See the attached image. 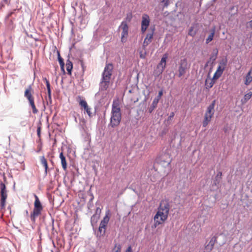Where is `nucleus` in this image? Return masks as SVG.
Returning <instances> with one entry per match:
<instances>
[{
  "mask_svg": "<svg viewBox=\"0 0 252 252\" xmlns=\"http://www.w3.org/2000/svg\"><path fill=\"white\" fill-rule=\"evenodd\" d=\"M120 105V102L119 98L114 99L112 105V111H121Z\"/></svg>",
  "mask_w": 252,
  "mask_h": 252,
  "instance_id": "19",
  "label": "nucleus"
},
{
  "mask_svg": "<svg viewBox=\"0 0 252 252\" xmlns=\"http://www.w3.org/2000/svg\"><path fill=\"white\" fill-rule=\"evenodd\" d=\"M40 161L41 164L45 168V173L46 175L48 171V165L47 159L44 156L40 157Z\"/></svg>",
  "mask_w": 252,
  "mask_h": 252,
  "instance_id": "21",
  "label": "nucleus"
},
{
  "mask_svg": "<svg viewBox=\"0 0 252 252\" xmlns=\"http://www.w3.org/2000/svg\"><path fill=\"white\" fill-rule=\"evenodd\" d=\"M250 27L252 28V20L249 22Z\"/></svg>",
  "mask_w": 252,
  "mask_h": 252,
  "instance_id": "42",
  "label": "nucleus"
},
{
  "mask_svg": "<svg viewBox=\"0 0 252 252\" xmlns=\"http://www.w3.org/2000/svg\"><path fill=\"white\" fill-rule=\"evenodd\" d=\"M87 114L91 117H92V113L91 112V108L88 105L86 108L84 109Z\"/></svg>",
  "mask_w": 252,
  "mask_h": 252,
  "instance_id": "34",
  "label": "nucleus"
},
{
  "mask_svg": "<svg viewBox=\"0 0 252 252\" xmlns=\"http://www.w3.org/2000/svg\"><path fill=\"white\" fill-rule=\"evenodd\" d=\"M43 80L46 83L47 92H48V96L50 99H51V90L50 87V84L48 80L46 78H43Z\"/></svg>",
  "mask_w": 252,
  "mask_h": 252,
  "instance_id": "25",
  "label": "nucleus"
},
{
  "mask_svg": "<svg viewBox=\"0 0 252 252\" xmlns=\"http://www.w3.org/2000/svg\"><path fill=\"white\" fill-rule=\"evenodd\" d=\"M252 92H250L249 93L245 94L244 98L241 100V102L243 104L246 103L252 97Z\"/></svg>",
  "mask_w": 252,
  "mask_h": 252,
  "instance_id": "28",
  "label": "nucleus"
},
{
  "mask_svg": "<svg viewBox=\"0 0 252 252\" xmlns=\"http://www.w3.org/2000/svg\"><path fill=\"white\" fill-rule=\"evenodd\" d=\"M58 59L59 63L62 69H63L64 62L63 60L61 57L59 53H58Z\"/></svg>",
  "mask_w": 252,
  "mask_h": 252,
  "instance_id": "33",
  "label": "nucleus"
},
{
  "mask_svg": "<svg viewBox=\"0 0 252 252\" xmlns=\"http://www.w3.org/2000/svg\"><path fill=\"white\" fill-rule=\"evenodd\" d=\"M106 228L99 225L98 230L96 233L97 237L100 238L105 234Z\"/></svg>",
  "mask_w": 252,
  "mask_h": 252,
  "instance_id": "26",
  "label": "nucleus"
},
{
  "mask_svg": "<svg viewBox=\"0 0 252 252\" xmlns=\"http://www.w3.org/2000/svg\"><path fill=\"white\" fill-rule=\"evenodd\" d=\"M167 58V55H164L161 58L160 63L157 65V69L156 70V74L157 75L161 74L163 72L166 66Z\"/></svg>",
  "mask_w": 252,
  "mask_h": 252,
  "instance_id": "11",
  "label": "nucleus"
},
{
  "mask_svg": "<svg viewBox=\"0 0 252 252\" xmlns=\"http://www.w3.org/2000/svg\"><path fill=\"white\" fill-rule=\"evenodd\" d=\"M33 91L31 85L25 90L24 96L28 99L30 106L32 108V113L34 114L38 113V110L36 109L34 103V98L33 95Z\"/></svg>",
  "mask_w": 252,
  "mask_h": 252,
  "instance_id": "3",
  "label": "nucleus"
},
{
  "mask_svg": "<svg viewBox=\"0 0 252 252\" xmlns=\"http://www.w3.org/2000/svg\"><path fill=\"white\" fill-rule=\"evenodd\" d=\"M73 64L72 62L69 60H67L66 62V70L67 71V73L70 75H71V70Z\"/></svg>",
  "mask_w": 252,
  "mask_h": 252,
  "instance_id": "27",
  "label": "nucleus"
},
{
  "mask_svg": "<svg viewBox=\"0 0 252 252\" xmlns=\"http://www.w3.org/2000/svg\"><path fill=\"white\" fill-rule=\"evenodd\" d=\"M34 197L35 198V201L34 202V208L31 214V219L33 222L35 220V218L39 216L43 210V207L42 204L38 197V196L34 194Z\"/></svg>",
  "mask_w": 252,
  "mask_h": 252,
  "instance_id": "6",
  "label": "nucleus"
},
{
  "mask_svg": "<svg viewBox=\"0 0 252 252\" xmlns=\"http://www.w3.org/2000/svg\"><path fill=\"white\" fill-rule=\"evenodd\" d=\"M174 115V114L173 112H172L171 114V115L169 117L168 119H171Z\"/></svg>",
  "mask_w": 252,
  "mask_h": 252,
  "instance_id": "41",
  "label": "nucleus"
},
{
  "mask_svg": "<svg viewBox=\"0 0 252 252\" xmlns=\"http://www.w3.org/2000/svg\"><path fill=\"white\" fill-rule=\"evenodd\" d=\"M216 104V100H213L212 103L207 107L204 115V120L202 123L203 127H206L211 121L215 113L214 107Z\"/></svg>",
  "mask_w": 252,
  "mask_h": 252,
  "instance_id": "5",
  "label": "nucleus"
},
{
  "mask_svg": "<svg viewBox=\"0 0 252 252\" xmlns=\"http://www.w3.org/2000/svg\"><path fill=\"white\" fill-rule=\"evenodd\" d=\"M163 94L162 91L161 90L159 91L158 96L156 97V98L158 99V100H159V99L161 98L162 95Z\"/></svg>",
  "mask_w": 252,
  "mask_h": 252,
  "instance_id": "36",
  "label": "nucleus"
},
{
  "mask_svg": "<svg viewBox=\"0 0 252 252\" xmlns=\"http://www.w3.org/2000/svg\"><path fill=\"white\" fill-rule=\"evenodd\" d=\"M113 252H121V247L119 246L118 247H115Z\"/></svg>",
  "mask_w": 252,
  "mask_h": 252,
  "instance_id": "38",
  "label": "nucleus"
},
{
  "mask_svg": "<svg viewBox=\"0 0 252 252\" xmlns=\"http://www.w3.org/2000/svg\"><path fill=\"white\" fill-rule=\"evenodd\" d=\"M169 0H162L161 2L164 3V7H167L169 5Z\"/></svg>",
  "mask_w": 252,
  "mask_h": 252,
  "instance_id": "35",
  "label": "nucleus"
},
{
  "mask_svg": "<svg viewBox=\"0 0 252 252\" xmlns=\"http://www.w3.org/2000/svg\"><path fill=\"white\" fill-rule=\"evenodd\" d=\"M132 17V14L131 13L129 14V15H127L126 19L128 20V21H130Z\"/></svg>",
  "mask_w": 252,
  "mask_h": 252,
  "instance_id": "40",
  "label": "nucleus"
},
{
  "mask_svg": "<svg viewBox=\"0 0 252 252\" xmlns=\"http://www.w3.org/2000/svg\"><path fill=\"white\" fill-rule=\"evenodd\" d=\"M76 100L78 101L82 109L86 108V107L88 105L86 101L84 99H83L82 96L80 95L77 96L76 97Z\"/></svg>",
  "mask_w": 252,
  "mask_h": 252,
  "instance_id": "18",
  "label": "nucleus"
},
{
  "mask_svg": "<svg viewBox=\"0 0 252 252\" xmlns=\"http://www.w3.org/2000/svg\"><path fill=\"white\" fill-rule=\"evenodd\" d=\"M33 91L31 85L25 90L24 96L28 99L30 106L32 108V113L34 114L38 113V110L36 109L34 103V98L33 95Z\"/></svg>",
  "mask_w": 252,
  "mask_h": 252,
  "instance_id": "4",
  "label": "nucleus"
},
{
  "mask_svg": "<svg viewBox=\"0 0 252 252\" xmlns=\"http://www.w3.org/2000/svg\"><path fill=\"white\" fill-rule=\"evenodd\" d=\"M214 242L211 240L209 243L205 246L204 252H211L213 249Z\"/></svg>",
  "mask_w": 252,
  "mask_h": 252,
  "instance_id": "24",
  "label": "nucleus"
},
{
  "mask_svg": "<svg viewBox=\"0 0 252 252\" xmlns=\"http://www.w3.org/2000/svg\"><path fill=\"white\" fill-rule=\"evenodd\" d=\"M40 132H41V126H38L37 129V135L39 137H40Z\"/></svg>",
  "mask_w": 252,
  "mask_h": 252,
  "instance_id": "37",
  "label": "nucleus"
},
{
  "mask_svg": "<svg viewBox=\"0 0 252 252\" xmlns=\"http://www.w3.org/2000/svg\"><path fill=\"white\" fill-rule=\"evenodd\" d=\"M60 158L61 160V164L63 169L66 171L67 169V162L65 156L63 154V152L60 154Z\"/></svg>",
  "mask_w": 252,
  "mask_h": 252,
  "instance_id": "20",
  "label": "nucleus"
},
{
  "mask_svg": "<svg viewBox=\"0 0 252 252\" xmlns=\"http://www.w3.org/2000/svg\"><path fill=\"white\" fill-rule=\"evenodd\" d=\"M125 252H132V249H131V246H129L127 248V249H126V251Z\"/></svg>",
  "mask_w": 252,
  "mask_h": 252,
  "instance_id": "39",
  "label": "nucleus"
},
{
  "mask_svg": "<svg viewBox=\"0 0 252 252\" xmlns=\"http://www.w3.org/2000/svg\"><path fill=\"white\" fill-rule=\"evenodd\" d=\"M214 34H215V31L213 30L212 31V32L209 35L208 37L206 39V43L207 44L209 43L210 42H211L213 40L214 36Z\"/></svg>",
  "mask_w": 252,
  "mask_h": 252,
  "instance_id": "31",
  "label": "nucleus"
},
{
  "mask_svg": "<svg viewBox=\"0 0 252 252\" xmlns=\"http://www.w3.org/2000/svg\"><path fill=\"white\" fill-rule=\"evenodd\" d=\"M224 70V68L218 66L217 70L216 71L215 73L214 74V78L219 79L222 74Z\"/></svg>",
  "mask_w": 252,
  "mask_h": 252,
  "instance_id": "23",
  "label": "nucleus"
},
{
  "mask_svg": "<svg viewBox=\"0 0 252 252\" xmlns=\"http://www.w3.org/2000/svg\"><path fill=\"white\" fill-rule=\"evenodd\" d=\"M119 30H121V41L125 43L126 41L128 36V26L125 21H123L119 28Z\"/></svg>",
  "mask_w": 252,
  "mask_h": 252,
  "instance_id": "9",
  "label": "nucleus"
},
{
  "mask_svg": "<svg viewBox=\"0 0 252 252\" xmlns=\"http://www.w3.org/2000/svg\"><path fill=\"white\" fill-rule=\"evenodd\" d=\"M217 79L218 78H214V75L213 78H211L210 73H209L205 81V86L206 89H209L211 88Z\"/></svg>",
  "mask_w": 252,
  "mask_h": 252,
  "instance_id": "13",
  "label": "nucleus"
},
{
  "mask_svg": "<svg viewBox=\"0 0 252 252\" xmlns=\"http://www.w3.org/2000/svg\"><path fill=\"white\" fill-rule=\"evenodd\" d=\"M121 119L122 114L121 111H111L109 125L112 127H115L120 125Z\"/></svg>",
  "mask_w": 252,
  "mask_h": 252,
  "instance_id": "8",
  "label": "nucleus"
},
{
  "mask_svg": "<svg viewBox=\"0 0 252 252\" xmlns=\"http://www.w3.org/2000/svg\"><path fill=\"white\" fill-rule=\"evenodd\" d=\"M150 22V17L148 15L144 14L142 17L141 32L144 33L148 29Z\"/></svg>",
  "mask_w": 252,
  "mask_h": 252,
  "instance_id": "12",
  "label": "nucleus"
},
{
  "mask_svg": "<svg viewBox=\"0 0 252 252\" xmlns=\"http://www.w3.org/2000/svg\"><path fill=\"white\" fill-rule=\"evenodd\" d=\"M110 218V211L109 210H108L106 212L105 216L103 218V220L101 221L99 225L106 228V226L109 221Z\"/></svg>",
  "mask_w": 252,
  "mask_h": 252,
  "instance_id": "15",
  "label": "nucleus"
},
{
  "mask_svg": "<svg viewBox=\"0 0 252 252\" xmlns=\"http://www.w3.org/2000/svg\"><path fill=\"white\" fill-rule=\"evenodd\" d=\"M113 70L112 63H107L102 74V78L100 83L101 90L106 91L109 88Z\"/></svg>",
  "mask_w": 252,
  "mask_h": 252,
  "instance_id": "2",
  "label": "nucleus"
},
{
  "mask_svg": "<svg viewBox=\"0 0 252 252\" xmlns=\"http://www.w3.org/2000/svg\"><path fill=\"white\" fill-rule=\"evenodd\" d=\"M221 176H222V172L220 171L219 172L217 173V175L216 176V177L213 181V185H214L216 186L219 185L221 181V179H222Z\"/></svg>",
  "mask_w": 252,
  "mask_h": 252,
  "instance_id": "22",
  "label": "nucleus"
},
{
  "mask_svg": "<svg viewBox=\"0 0 252 252\" xmlns=\"http://www.w3.org/2000/svg\"><path fill=\"white\" fill-rule=\"evenodd\" d=\"M227 63V59L225 57V58L222 59L220 61L219 63V66L220 67H221L222 68H224L225 69Z\"/></svg>",
  "mask_w": 252,
  "mask_h": 252,
  "instance_id": "29",
  "label": "nucleus"
},
{
  "mask_svg": "<svg viewBox=\"0 0 252 252\" xmlns=\"http://www.w3.org/2000/svg\"><path fill=\"white\" fill-rule=\"evenodd\" d=\"M218 54V50L217 49H214L213 51L212 55L210 58L211 59L213 60V61H215Z\"/></svg>",
  "mask_w": 252,
  "mask_h": 252,
  "instance_id": "32",
  "label": "nucleus"
},
{
  "mask_svg": "<svg viewBox=\"0 0 252 252\" xmlns=\"http://www.w3.org/2000/svg\"><path fill=\"white\" fill-rule=\"evenodd\" d=\"M190 68V64L188 63L187 59H181L178 64V76L181 77L184 76L186 73L189 71Z\"/></svg>",
  "mask_w": 252,
  "mask_h": 252,
  "instance_id": "7",
  "label": "nucleus"
},
{
  "mask_svg": "<svg viewBox=\"0 0 252 252\" xmlns=\"http://www.w3.org/2000/svg\"><path fill=\"white\" fill-rule=\"evenodd\" d=\"M0 205L2 208H4L6 200L7 197V190L6 189V186L3 183L0 184Z\"/></svg>",
  "mask_w": 252,
  "mask_h": 252,
  "instance_id": "10",
  "label": "nucleus"
},
{
  "mask_svg": "<svg viewBox=\"0 0 252 252\" xmlns=\"http://www.w3.org/2000/svg\"><path fill=\"white\" fill-rule=\"evenodd\" d=\"M170 210V203L167 200L161 201L158 211L154 217V227H157L167 220Z\"/></svg>",
  "mask_w": 252,
  "mask_h": 252,
  "instance_id": "1",
  "label": "nucleus"
},
{
  "mask_svg": "<svg viewBox=\"0 0 252 252\" xmlns=\"http://www.w3.org/2000/svg\"><path fill=\"white\" fill-rule=\"evenodd\" d=\"M252 82V68L247 73L244 79V83L248 86Z\"/></svg>",
  "mask_w": 252,
  "mask_h": 252,
  "instance_id": "16",
  "label": "nucleus"
},
{
  "mask_svg": "<svg viewBox=\"0 0 252 252\" xmlns=\"http://www.w3.org/2000/svg\"><path fill=\"white\" fill-rule=\"evenodd\" d=\"M153 33L154 32H153L152 33H148L147 34L146 37L143 42V46L144 47L147 46L151 42L153 37Z\"/></svg>",
  "mask_w": 252,
  "mask_h": 252,
  "instance_id": "17",
  "label": "nucleus"
},
{
  "mask_svg": "<svg viewBox=\"0 0 252 252\" xmlns=\"http://www.w3.org/2000/svg\"><path fill=\"white\" fill-rule=\"evenodd\" d=\"M145 55H143V54H140V57L141 58H142V59L145 58Z\"/></svg>",
  "mask_w": 252,
  "mask_h": 252,
  "instance_id": "43",
  "label": "nucleus"
},
{
  "mask_svg": "<svg viewBox=\"0 0 252 252\" xmlns=\"http://www.w3.org/2000/svg\"><path fill=\"white\" fill-rule=\"evenodd\" d=\"M158 102L159 100H158V99H157L156 98H154L151 104V108L152 109V110L150 111V112H151L157 106Z\"/></svg>",
  "mask_w": 252,
  "mask_h": 252,
  "instance_id": "30",
  "label": "nucleus"
},
{
  "mask_svg": "<svg viewBox=\"0 0 252 252\" xmlns=\"http://www.w3.org/2000/svg\"><path fill=\"white\" fill-rule=\"evenodd\" d=\"M198 31V24H193L189 29L188 34L192 37H194Z\"/></svg>",
  "mask_w": 252,
  "mask_h": 252,
  "instance_id": "14",
  "label": "nucleus"
}]
</instances>
